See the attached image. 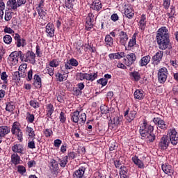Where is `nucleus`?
<instances>
[{"instance_id": "59", "label": "nucleus", "mask_w": 178, "mask_h": 178, "mask_svg": "<svg viewBox=\"0 0 178 178\" xmlns=\"http://www.w3.org/2000/svg\"><path fill=\"white\" fill-rule=\"evenodd\" d=\"M59 120L60 123H65V122H66V115L64 112L60 113Z\"/></svg>"}, {"instance_id": "18", "label": "nucleus", "mask_w": 178, "mask_h": 178, "mask_svg": "<svg viewBox=\"0 0 178 178\" xmlns=\"http://www.w3.org/2000/svg\"><path fill=\"white\" fill-rule=\"evenodd\" d=\"M14 39L16 41L15 44L17 48H20V47H24L26 44V39L22 38V37H20V35H19V33L15 34Z\"/></svg>"}, {"instance_id": "45", "label": "nucleus", "mask_w": 178, "mask_h": 178, "mask_svg": "<svg viewBox=\"0 0 178 178\" xmlns=\"http://www.w3.org/2000/svg\"><path fill=\"white\" fill-rule=\"evenodd\" d=\"M59 162V165L61 168H65V166H66V165H67V156H65L64 159H59L58 160Z\"/></svg>"}, {"instance_id": "12", "label": "nucleus", "mask_w": 178, "mask_h": 178, "mask_svg": "<svg viewBox=\"0 0 178 178\" xmlns=\"http://www.w3.org/2000/svg\"><path fill=\"white\" fill-rule=\"evenodd\" d=\"M153 122L156 124H158V127H159V129H161L162 130H166L169 126V124L168 122H165V121L159 118H154L153 119Z\"/></svg>"}, {"instance_id": "24", "label": "nucleus", "mask_w": 178, "mask_h": 178, "mask_svg": "<svg viewBox=\"0 0 178 178\" xmlns=\"http://www.w3.org/2000/svg\"><path fill=\"white\" fill-rule=\"evenodd\" d=\"M162 58H163V51H158L155 54V55L152 58V60L158 65V63H161V60H162Z\"/></svg>"}, {"instance_id": "5", "label": "nucleus", "mask_w": 178, "mask_h": 178, "mask_svg": "<svg viewBox=\"0 0 178 178\" xmlns=\"http://www.w3.org/2000/svg\"><path fill=\"white\" fill-rule=\"evenodd\" d=\"M154 131V127L147 124V122L143 121V123L141 124L139 132L142 137H147V135L149 133Z\"/></svg>"}, {"instance_id": "11", "label": "nucleus", "mask_w": 178, "mask_h": 178, "mask_svg": "<svg viewBox=\"0 0 178 178\" xmlns=\"http://www.w3.org/2000/svg\"><path fill=\"white\" fill-rule=\"evenodd\" d=\"M11 149L14 154H20L21 155H23L26 151L24 145L22 144H15L11 147Z\"/></svg>"}, {"instance_id": "19", "label": "nucleus", "mask_w": 178, "mask_h": 178, "mask_svg": "<svg viewBox=\"0 0 178 178\" xmlns=\"http://www.w3.org/2000/svg\"><path fill=\"white\" fill-rule=\"evenodd\" d=\"M94 15L92 13L88 15L86 17V29L88 31H90L92 27H94V24H92V20H94Z\"/></svg>"}, {"instance_id": "4", "label": "nucleus", "mask_w": 178, "mask_h": 178, "mask_svg": "<svg viewBox=\"0 0 178 178\" xmlns=\"http://www.w3.org/2000/svg\"><path fill=\"white\" fill-rule=\"evenodd\" d=\"M21 127L22 126L20 125V123L15 122L11 128V133L12 134L17 136V140L22 142L23 141V132H22Z\"/></svg>"}, {"instance_id": "63", "label": "nucleus", "mask_w": 178, "mask_h": 178, "mask_svg": "<svg viewBox=\"0 0 178 178\" xmlns=\"http://www.w3.org/2000/svg\"><path fill=\"white\" fill-rule=\"evenodd\" d=\"M97 83L99 84H102V86L103 87H104V86H106L108 84V79H101L97 80Z\"/></svg>"}, {"instance_id": "58", "label": "nucleus", "mask_w": 178, "mask_h": 178, "mask_svg": "<svg viewBox=\"0 0 178 178\" xmlns=\"http://www.w3.org/2000/svg\"><path fill=\"white\" fill-rule=\"evenodd\" d=\"M170 1L171 0H163V6L165 9H169L170 6Z\"/></svg>"}, {"instance_id": "26", "label": "nucleus", "mask_w": 178, "mask_h": 178, "mask_svg": "<svg viewBox=\"0 0 178 178\" xmlns=\"http://www.w3.org/2000/svg\"><path fill=\"white\" fill-rule=\"evenodd\" d=\"M86 172V168L81 167L79 170H76L74 174V177L76 178H86L84 177V173Z\"/></svg>"}, {"instance_id": "29", "label": "nucleus", "mask_w": 178, "mask_h": 178, "mask_svg": "<svg viewBox=\"0 0 178 178\" xmlns=\"http://www.w3.org/2000/svg\"><path fill=\"white\" fill-rule=\"evenodd\" d=\"M9 133H10V128L8 126L0 127V137H5Z\"/></svg>"}, {"instance_id": "60", "label": "nucleus", "mask_w": 178, "mask_h": 178, "mask_svg": "<svg viewBox=\"0 0 178 178\" xmlns=\"http://www.w3.org/2000/svg\"><path fill=\"white\" fill-rule=\"evenodd\" d=\"M43 133L46 137H51L54 132L51 129H46Z\"/></svg>"}, {"instance_id": "36", "label": "nucleus", "mask_w": 178, "mask_h": 178, "mask_svg": "<svg viewBox=\"0 0 178 178\" xmlns=\"http://www.w3.org/2000/svg\"><path fill=\"white\" fill-rule=\"evenodd\" d=\"M130 76L134 81H139L140 79H141V75H140V72L137 71L131 72Z\"/></svg>"}, {"instance_id": "64", "label": "nucleus", "mask_w": 178, "mask_h": 178, "mask_svg": "<svg viewBox=\"0 0 178 178\" xmlns=\"http://www.w3.org/2000/svg\"><path fill=\"white\" fill-rule=\"evenodd\" d=\"M100 111H101L102 114L108 113V106H106L105 105H102L100 106Z\"/></svg>"}, {"instance_id": "3", "label": "nucleus", "mask_w": 178, "mask_h": 178, "mask_svg": "<svg viewBox=\"0 0 178 178\" xmlns=\"http://www.w3.org/2000/svg\"><path fill=\"white\" fill-rule=\"evenodd\" d=\"M76 80L83 81V80H88V81H94L98 78V73L95 72L93 74L78 72L76 74Z\"/></svg>"}, {"instance_id": "28", "label": "nucleus", "mask_w": 178, "mask_h": 178, "mask_svg": "<svg viewBox=\"0 0 178 178\" xmlns=\"http://www.w3.org/2000/svg\"><path fill=\"white\" fill-rule=\"evenodd\" d=\"M44 74H49L52 77L55 74V68L51 67L50 65H46V67L43 70Z\"/></svg>"}, {"instance_id": "21", "label": "nucleus", "mask_w": 178, "mask_h": 178, "mask_svg": "<svg viewBox=\"0 0 178 178\" xmlns=\"http://www.w3.org/2000/svg\"><path fill=\"white\" fill-rule=\"evenodd\" d=\"M8 60L10 63L13 65V66H15L17 65V63H19V58L17 57V54L16 53V51H13L10 54L8 57Z\"/></svg>"}, {"instance_id": "48", "label": "nucleus", "mask_w": 178, "mask_h": 178, "mask_svg": "<svg viewBox=\"0 0 178 178\" xmlns=\"http://www.w3.org/2000/svg\"><path fill=\"white\" fill-rule=\"evenodd\" d=\"M29 105L34 108V109H37V108H40V103L35 100H31L29 102Z\"/></svg>"}, {"instance_id": "50", "label": "nucleus", "mask_w": 178, "mask_h": 178, "mask_svg": "<svg viewBox=\"0 0 178 178\" xmlns=\"http://www.w3.org/2000/svg\"><path fill=\"white\" fill-rule=\"evenodd\" d=\"M28 148H29L30 149H35V142L34 141V139L29 140Z\"/></svg>"}, {"instance_id": "33", "label": "nucleus", "mask_w": 178, "mask_h": 178, "mask_svg": "<svg viewBox=\"0 0 178 178\" xmlns=\"http://www.w3.org/2000/svg\"><path fill=\"white\" fill-rule=\"evenodd\" d=\"M137 33H135L128 42V48H133L137 44Z\"/></svg>"}, {"instance_id": "41", "label": "nucleus", "mask_w": 178, "mask_h": 178, "mask_svg": "<svg viewBox=\"0 0 178 178\" xmlns=\"http://www.w3.org/2000/svg\"><path fill=\"white\" fill-rule=\"evenodd\" d=\"M35 119V117L34 116V114H31L29 112L26 113V120L28 123H33Z\"/></svg>"}, {"instance_id": "49", "label": "nucleus", "mask_w": 178, "mask_h": 178, "mask_svg": "<svg viewBox=\"0 0 178 178\" xmlns=\"http://www.w3.org/2000/svg\"><path fill=\"white\" fill-rule=\"evenodd\" d=\"M4 19L6 22H10L12 20V13L6 11Z\"/></svg>"}, {"instance_id": "13", "label": "nucleus", "mask_w": 178, "mask_h": 178, "mask_svg": "<svg viewBox=\"0 0 178 178\" xmlns=\"http://www.w3.org/2000/svg\"><path fill=\"white\" fill-rule=\"evenodd\" d=\"M45 32L47 37L52 38L55 35V26L54 24L49 22L45 27Z\"/></svg>"}, {"instance_id": "6", "label": "nucleus", "mask_w": 178, "mask_h": 178, "mask_svg": "<svg viewBox=\"0 0 178 178\" xmlns=\"http://www.w3.org/2000/svg\"><path fill=\"white\" fill-rule=\"evenodd\" d=\"M168 136L170 141L172 145H177L178 143V134L176 129H170L168 131Z\"/></svg>"}, {"instance_id": "27", "label": "nucleus", "mask_w": 178, "mask_h": 178, "mask_svg": "<svg viewBox=\"0 0 178 178\" xmlns=\"http://www.w3.org/2000/svg\"><path fill=\"white\" fill-rule=\"evenodd\" d=\"M151 62V56L147 55L141 58L140 60L139 61L140 66H147L148 63Z\"/></svg>"}, {"instance_id": "8", "label": "nucleus", "mask_w": 178, "mask_h": 178, "mask_svg": "<svg viewBox=\"0 0 178 178\" xmlns=\"http://www.w3.org/2000/svg\"><path fill=\"white\" fill-rule=\"evenodd\" d=\"M168 69L166 67L161 68L158 72V79L159 83H165L168 79Z\"/></svg>"}, {"instance_id": "46", "label": "nucleus", "mask_w": 178, "mask_h": 178, "mask_svg": "<svg viewBox=\"0 0 178 178\" xmlns=\"http://www.w3.org/2000/svg\"><path fill=\"white\" fill-rule=\"evenodd\" d=\"M3 42H5V44H7L8 45H9V44H12V36H10V35H4Z\"/></svg>"}, {"instance_id": "20", "label": "nucleus", "mask_w": 178, "mask_h": 178, "mask_svg": "<svg viewBox=\"0 0 178 178\" xmlns=\"http://www.w3.org/2000/svg\"><path fill=\"white\" fill-rule=\"evenodd\" d=\"M136 57L135 54L131 53L129 54H127L126 56V59H124L127 66H131V65H133V63L136 62Z\"/></svg>"}, {"instance_id": "31", "label": "nucleus", "mask_w": 178, "mask_h": 178, "mask_svg": "<svg viewBox=\"0 0 178 178\" xmlns=\"http://www.w3.org/2000/svg\"><path fill=\"white\" fill-rule=\"evenodd\" d=\"M34 82L33 84L36 88H41L42 83L41 82V77L40 75L35 74L33 78Z\"/></svg>"}, {"instance_id": "25", "label": "nucleus", "mask_w": 178, "mask_h": 178, "mask_svg": "<svg viewBox=\"0 0 178 178\" xmlns=\"http://www.w3.org/2000/svg\"><path fill=\"white\" fill-rule=\"evenodd\" d=\"M131 159L132 162H134V163L136 165L139 169H144V168H145L144 163H143V161L138 159V156H134Z\"/></svg>"}, {"instance_id": "10", "label": "nucleus", "mask_w": 178, "mask_h": 178, "mask_svg": "<svg viewBox=\"0 0 178 178\" xmlns=\"http://www.w3.org/2000/svg\"><path fill=\"white\" fill-rule=\"evenodd\" d=\"M124 116L125 118V119L129 122L131 123V122H133V120L134 119H136V116H137V111L132 110V111H129V109L127 110L124 113Z\"/></svg>"}, {"instance_id": "42", "label": "nucleus", "mask_w": 178, "mask_h": 178, "mask_svg": "<svg viewBox=\"0 0 178 178\" xmlns=\"http://www.w3.org/2000/svg\"><path fill=\"white\" fill-rule=\"evenodd\" d=\"M146 139L147 141H149V143H154V141H155V134H154L152 131L147 134L146 136Z\"/></svg>"}, {"instance_id": "53", "label": "nucleus", "mask_w": 178, "mask_h": 178, "mask_svg": "<svg viewBox=\"0 0 178 178\" xmlns=\"http://www.w3.org/2000/svg\"><path fill=\"white\" fill-rule=\"evenodd\" d=\"M37 12L39 15V17L42 19H44L45 16H47V12H45L44 10H38Z\"/></svg>"}, {"instance_id": "44", "label": "nucleus", "mask_w": 178, "mask_h": 178, "mask_svg": "<svg viewBox=\"0 0 178 178\" xmlns=\"http://www.w3.org/2000/svg\"><path fill=\"white\" fill-rule=\"evenodd\" d=\"M1 80L3 81V84H8V74H6V72H3L1 74Z\"/></svg>"}, {"instance_id": "16", "label": "nucleus", "mask_w": 178, "mask_h": 178, "mask_svg": "<svg viewBox=\"0 0 178 178\" xmlns=\"http://www.w3.org/2000/svg\"><path fill=\"white\" fill-rule=\"evenodd\" d=\"M119 42L121 45H126L127 41L129 40V35L127 33L123 31H121L118 33Z\"/></svg>"}, {"instance_id": "32", "label": "nucleus", "mask_w": 178, "mask_h": 178, "mask_svg": "<svg viewBox=\"0 0 178 178\" xmlns=\"http://www.w3.org/2000/svg\"><path fill=\"white\" fill-rule=\"evenodd\" d=\"M25 131L29 137H30L31 138H35V132L32 127L26 126Z\"/></svg>"}, {"instance_id": "37", "label": "nucleus", "mask_w": 178, "mask_h": 178, "mask_svg": "<svg viewBox=\"0 0 178 178\" xmlns=\"http://www.w3.org/2000/svg\"><path fill=\"white\" fill-rule=\"evenodd\" d=\"M104 42L108 47H113V38L111 36V35H106L104 39Z\"/></svg>"}, {"instance_id": "23", "label": "nucleus", "mask_w": 178, "mask_h": 178, "mask_svg": "<svg viewBox=\"0 0 178 178\" xmlns=\"http://www.w3.org/2000/svg\"><path fill=\"white\" fill-rule=\"evenodd\" d=\"M139 29L142 31H144L145 30V26H147V17L145 15L143 14L140 17V19L138 22Z\"/></svg>"}, {"instance_id": "61", "label": "nucleus", "mask_w": 178, "mask_h": 178, "mask_svg": "<svg viewBox=\"0 0 178 178\" xmlns=\"http://www.w3.org/2000/svg\"><path fill=\"white\" fill-rule=\"evenodd\" d=\"M17 172H19L20 175H24V173H26V168L23 165H18Z\"/></svg>"}, {"instance_id": "30", "label": "nucleus", "mask_w": 178, "mask_h": 178, "mask_svg": "<svg viewBox=\"0 0 178 178\" xmlns=\"http://www.w3.org/2000/svg\"><path fill=\"white\" fill-rule=\"evenodd\" d=\"M7 6L9 9H12L13 10H16V9L19 8L16 0H8L7 1Z\"/></svg>"}, {"instance_id": "56", "label": "nucleus", "mask_w": 178, "mask_h": 178, "mask_svg": "<svg viewBox=\"0 0 178 178\" xmlns=\"http://www.w3.org/2000/svg\"><path fill=\"white\" fill-rule=\"evenodd\" d=\"M76 0H65V6L68 9H70L73 6V2H76Z\"/></svg>"}, {"instance_id": "47", "label": "nucleus", "mask_w": 178, "mask_h": 178, "mask_svg": "<svg viewBox=\"0 0 178 178\" xmlns=\"http://www.w3.org/2000/svg\"><path fill=\"white\" fill-rule=\"evenodd\" d=\"M17 58H19L21 62H26V57L24 56V54L23 51H16Z\"/></svg>"}, {"instance_id": "2", "label": "nucleus", "mask_w": 178, "mask_h": 178, "mask_svg": "<svg viewBox=\"0 0 178 178\" xmlns=\"http://www.w3.org/2000/svg\"><path fill=\"white\" fill-rule=\"evenodd\" d=\"M71 120L74 123L84 124V123H86V120H87V115L84 113H80L76 110L71 113Z\"/></svg>"}, {"instance_id": "38", "label": "nucleus", "mask_w": 178, "mask_h": 178, "mask_svg": "<svg viewBox=\"0 0 178 178\" xmlns=\"http://www.w3.org/2000/svg\"><path fill=\"white\" fill-rule=\"evenodd\" d=\"M49 65L55 69V67H58L60 65V61L58 58H54L49 61Z\"/></svg>"}, {"instance_id": "17", "label": "nucleus", "mask_w": 178, "mask_h": 178, "mask_svg": "<svg viewBox=\"0 0 178 178\" xmlns=\"http://www.w3.org/2000/svg\"><path fill=\"white\" fill-rule=\"evenodd\" d=\"M50 169L53 175H58L59 173V164L54 159L50 160Z\"/></svg>"}, {"instance_id": "51", "label": "nucleus", "mask_w": 178, "mask_h": 178, "mask_svg": "<svg viewBox=\"0 0 178 178\" xmlns=\"http://www.w3.org/2000/svg\"><path fill=\"white\" fill-rule=\"evenodd\" d=\"M115 59H122V58H124L126 56V54L124 52H118L114 53Z\"/></svg>"}, {"instance_id": "57", "label": "nucleus", "mask_w": 178, "mask_h": 178, "mask_svg": "<svg viewBox=\"0 0 178 178\" xmlns=\"http://www.w3.org/2000/svg\"><path fill=\"white\" fill-rule=\"evenodd\" d=\"M119 175H127V168L124 165H122L120 168Z\"/></svg>"}, {"instance_id": "15", "label": "nucleus", "mask_w": 178, "mask_h": 178, "mask_svg": "<svg viewBox=\"0 0 178 178\" xmlns=\"http://www.w3.org/2000/svg\"><path fill=\"white\" fill-rule=\"evenodd\" d=\"M161 169L163 172H164L165 175H168V176H170V177H172V176H173L175 173V170H173V168H172V165L168 163L163 164L161 165Z\"/></svg>"}, {"instance_id": "9", "label": "nucleus", "mask_w": 178, "mask_h": 178, "mask_svg": "<svg viewBox=\"0 0 178 178\" xmlns=\"http://www.w3.org/2000/svg\"><path fill=\"white\" fill-rule=\"evenodd\" d=\"M65 70H71L73 67H77L79 66V61L75 58H70L65 63Z\"/></svg>"}, {"instance_id": "22", "label": "nucleus", "mask_w": 178, "mask_h": 178, "mask_svg": "<svg viewBox=\"0 0 178 178\" xmlns=\"http://www.w3.org/2000/svg\"><path fill=\"white\" fill-rule=\"evenodd\" d=\"M124 15L128 19H133L134 17V10L131 6H127L124 9Z\"/></svg>"}, {"instance_id": "40", "label": "nucleus", "mask_w": 178, "mask_h": 178, "mask_svg": "<svg viewBox=\"0 0 178 178\" xmlns=\"http://www.w3.org/2000/svg\"><path fill=\"white\" fill-rule=\"evenodd\" d=\"M92 6L94 10H101V9H102V3H101V1H95Z\"/></svg>"}, {"instance_id": "54", "label": "nucleus", "mask_w": 178, "mask_h": 178, "mask_svg": "<svg viewBox=\"0 0 178 178\" xmlns=\"http://www.w3.org/2000/svg\"><path fill=\"white\" fill-rule=\"evenodd\" d=\"M27 70V64L26 63H22L19 67V71L22 72V73H26V70Z\"/></svg>"}, {"instance_id": "52", "label": "nucleus", "mask_w": 178, "mask_h": 178, "mask_svg": "<svg viewBox=\"0 0 178 178\" xmlns=\"http://www.w3.org/2000/svg\"><path fill=\"white\" fill-rule=\"evenodd\" d=\"M56 79L58 81H60V83L65 80V75L60 74V72H57L56 74Z\"/></svg>"}, {"instance_id": "14", "label": "nucleus", "mask_w": 178, "mask_h": 178, "mask_svg": "<svg viewBox=\"0 0 178 178\" xmlns=\"http://www.w3.org/2000/svg\"><path fill=\"white\" fill-rule=\"evenodd\" d=\"M25 62L34 65L35 63V54L31 51H28L25 54Z\"/></svg>"}, {"instance_id": "34", "label": "nucleus", "mask_w": 178, "mask_h": 178, "mask_svg": "<svg viewBox=\"0 0 178 178\" xmlns=\"http://www.w3.org/2000/svg\"><path fill=\"white\" fill-rule=\"evenodd\" d=\"M11 162L13 165H19L20 163V156L17 153H14L11 155Z\"/></svg>"}, {"instance_id": "1", "label": "nucleus", "mask_w": 178, "mask_h": 178, "mask_svg": "<svg viewBox=\"0 0 178 178\" xmlns=\"http://www.w3.org/2000/svg\"><path fill=\"white\" fill-rule=\"evenodd\" d=\"M156 38L159 49L165 51V49L169 48L170 39H169V29L166 26H161L158 29Z\"/></svg>"}, {"instance_id": "55", "label": "nucleus", "mask_w": 178, "mask_h": 178, "mask_svg": "<svg viewBox=\"0 0 178 178\" xmlns=\"http://www.w3.org/2000/svg\"><path fill=\"white\" fill-rule=\"evenodd\" d=\"M170 9V12L167 13V15L168 16L169 19L173 17V16H175V13H176V12L175 11V6H171Z\"/></svg>"}, {"instance_id": "62", "label": "nucleus", "mask_w": 178, "mask_h": 178, "mask_svg": "<svg viewBox=\"0 0 178 178\" xmlns=\"http://www.w3.org/2000/svg\"><path fill=\"white\" fill-rule=\"evenodd\" d=\"M13 109H15V106L12 105L10 103H7L6 111H8V112H13Z\"/></svg>"}, {"instance_id": "39", "label": "nucleus", "mask_w": 178, "mask_h": 178, "mask_svg": "<svg viewBox=\"0 0 178 178\" xmlns=\"http://www.w3.org/2000/svg\"><path fill=\"white\" fill-rule=\"evenodd\" d=\"M134 98L136 99H143L144 98V91L136 90L134 92Z\"/></svg>"}, {"instance_id": "35", "label": "nucleus", "mask_w": 178, "mask_h": 178, "mask_svg": "<svg viewBox=\"0 0 178 178\" xmlns=\"http://www.w3.org/2000/svg\"><path fill=\"white\" fill-rule=\"evenodd\" d=\"M54 111V105H52L51 104H49L46 106V113L47 118H51V116H52Z\"/></svg>"}, {"instance_id": "43", "label": "nucleus", "mask_w": 178, "mask_h": 178, "mask_svg": "<svg viewBox=\"0 0 178 178\" xmlns=\"http://www.w3.org/2000/svg\"><path fill=\"white\" fill-rule=\"evenodd\" d=\"M120 123V118L115 116L111 120V124L113 125V127H116Z\"/></svg>"}, {"instance_id": "7", "label": "nucleus", "mask_w": 178, "mask_h": 178, "mask_svg": "<svg viewBox=\"0 0 178 178\" xmlns=\"http://www.w3.org/2000/svg\"><path fill=\"white\" fill-rule=\"evenodd\" d=\"M169 144H170V140L166 135H163V137L160 139L159 143V148L161 151H166L169 147Z\"/></svg>"}]
</instances>
